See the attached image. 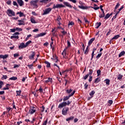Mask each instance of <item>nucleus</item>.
<instances>
[{"label":"nucleus","mask_w":125,"mask_h":125,"mask_svg":"<svg viewBox=\"0 0 125 125\" xmlns=\"http://www.w3.org/2000/svg\"><path fill=\"white\" fill-rule=\"evenodd\" d=\"M70 46H71V43L70 42V41H67V46L66 47L65 49H64L63 50V51H62V55H63L64 58H66V57H65V56H66V53H67V49L68 47H70Z\"/></svg>","instance_id":"obj_1"},{"label":"nucleus","mask_w":125,"mask_h":125,"mask_svg":"<svg viewBox=\"0 0 125 125\" xmlns=\"http://www.w3.org/2000/svg\"><path fill=\"white\" fill-rule=\"evenodd\" d=\"M6 13L9 17H12V16H14L15 15V12L11 9H8Z\"/></svg>","instance_id":"obj_2"},{"label":"nucleus","mask_w":125,"mask_h":125,"mask_svg":"<svg viewBox=\"0 0 125 125\" xmlns=\"http://www.w3.org/2000/svg\"><path fill=\"white\" fill-rule=\"evenodd\" d=\"M75 92H76V91L74 90L68 96H64L63 99V101H64V102H65V101H67V100H69L70 97H71V96H73V95H74V94H75Z\"/></svg>","instance_id":"obj_3"},{"label":"nucleus","mask_w":125,"mask_h":125,"mask_svg":"<svg viewBox=\"0 0 125 125\" xmlns=\"http://www.w3.org/2000/svg\"><path fill=\"white\" fill-rule=\"evenodd\" d=\"M36 110H37V108H36V107L31 106V107H30V108L29 110L28 113L30 114L31 115H33V114H34V113H36Z\"/></svg>","instance_id":"obj_4"},{"label":"nucleus","mask_w":125,"mask_h":125,"mask_svg":"<svg viewBox=\"0 0 125 125\" xmlns=\"http://www.w3.org/2000/svg\"><path fill=\"white\" fill-rule=\"evenodd\" d=\"M68 111L69 107H64L62 110V115H63V116H66V115H68Z\"/></svg>","instance_id":"obj_5"},{"label":"nucleus","mask_w":125,"mask_h":125,"mask_svg":"<svg viewBox=\"0 0 125 125\" xmlns=\"http://www.w3.org/2000/svg\"><path fill=\"white\" fill-rule=\"evenodd\" d=\"M35 55H36L35 52L31 51V54L28 56V58L30 59V60H34L35 59Z\"/></svg>","instance_id":"obj_6"},{"label":"nucleus","mask_w":125,"mask_h":125,"mask_svg":"<svg viewBox=\"0 0 125 125\" xmlns=\"http://www.w3.org/2000/svg\"><path fill=\"white\" fill-rule=\"evenodd\" d=\"M61 7H65V6L62 4H57L56 5H55V4H54L52 9H55V8H60Z\"/></svg>","instance_id":"obj_7"},{"label":"nucleus","mask_w":125,"mask_h":125,"mask_svg":"<svg viewBox=\"0 0 125 125\" xmlns=\"http://www.w3.org/2000/svg\"><path fill=\"white\" fill-rule=\"evenodd\" d=\"M52 9L51 8H48L45 9V11H44L43 13V15H46V14H48L51 11Z\"/></svg>","instance_id":"obj_8"},{"label":"nucleus","mask_w":125,"mask_h":125,"mask_svg":"<svg viewBox=\"0 0 125 125\" xmlns=\"http://www.w3.org/2000/svg\"><path fill=\"white\" fill-rule=\"evenodd\" d=\"M66 106H67V102H63L61 103L59 106H58V108H59L60 109H62V108H63V107H66Z\"/></svg>","instance_id":"obj_9"},{"label":"nucleus","mask_w":125,"mask_h":125,"mask_svg":"<svg viewBox=\"0 0 125 125\" xmlns=\"http://www.w3.org/2000/svg\"><path fill=\"white\" fill-rule=\"evenodd\" d=\"M38 1H39L38 0L31 1L30 3L31 5H33V6H34V7H37V6H38V4H37L38 3Z\"/></svg>","instance_id":"obj_10"},{"label":"nucleus","mask_w":125,"mask_h":125,"mask_svg":"<svg viewBox=\"0 0 125 125\" xmlns=\"http://www.w3.org/2000/svg\"><path fill=\"white\" fill-rule=\"evenodd\" d=\"M24 19L21 20H18V21L19 22V23H18V25L19 26H21L22 25H25V21H24Z\"/></svg>","instance_id":"obj_11"},{"label":"nucleus","mask_w":125,"mask_h":125,"mask_svg":"<svg viewBox=\"0 0 125 125\" xmlns=\"http://www.w3.org/2000/svg\"><path fill=\"white\" fill-rule=\"evenodd\" d=\"M63 3L64 5H65V6H67V7H69V8H72V6L70 4V3L68 2L64 1Z\"/></svg>","instance_id":"obj_12"},{"label":"nucleus","mask_w":125,"mask_h":125,"mask_svg":"<svg viewBox=\"0 0 125 125\" xmlns=\"http://www.w3.org/2000/svg\"><path fill=\"white\" fill-rule=\"evenodd\" d=\"M17 2L20 6H23L24 5V2L22 0H17Z\"/></svg>","instance_id":"obj_13"},{"label":"nucleus","mask_w":125,"mask_h":125,"mask_svg":"<svg viewBox=\"0 0 125 125\" xmlns=\"http://www.w3.org/2000/svg\"><path fill=\"white\" fill-rule=\"evenodd\" d=\"M57 21H58V24H59V25H61V21H62V19H61V17H60V16H58Z\"/></svg>","instance_id":"obj_14"},{"label":"nucleus","mask_w":125,"mask_h":125,"mask_svg":"<svg viewBox=\"0 0 125 125\" xmlns=\"http://www.w3.org/2000/svg\"><path fill=\"white\" fill-rule=\"evenodd\" d=\"M8 57V55H0V58H2V59H6Z\"/></svg>","instance_id":"obj_15"},{"label":"nucleus","mask_w":125,"mask_h":125,"mask_svg":"<svg viewBox=\"0 0 125 125\" xmlns=\"http://www.w3.org/2000/svg\"><path fill=\"white\" fill-rule=\"evenodd\" d=\"M26 47V45L25 43L22 42L20 44V45L19 46V48H25Z\"/></svg>","instance_id":"obj_16"},{"label":"nucleus","mask_w":125,"mask_h":125,"mask_svg":"<svg viewBox=\"0 0 125 125\" xmlns=\"http://www.w3.org/2000/svg\"><path fill=\"white\" fill-rule=\"evenodd\" d=\"M94 42V38H92L91 39H90L88 43V45L89 46V45H91V44L92 43V42Z\"/></svg>","instance_id":"obj_17"},{"label":"nucleus","mask_w":125,"mask_h":125,"mask_svg":"<svg viewBox=\"0 0 125 125\" xmlns=\"http://www.w3.org/2000/svg\"><path fill=\"white\" fill-rule=\"evenodd\" d=\"M75 119V117L70 116L69 118H68L66 119V122H69V121H73Z\"/></svg>","instance_id":"obj_18"},{"label":"nucleus","mask_w":125,"mask_h":125,"mask_svg":"<svg viewBox=\"0 0 125 125\" xmlns=\"http://www.w3.org/2000/svg\"><path fill=\"white\" fill-rule=\"evenodd\" d=\"M120 37H121V36H120V35H115V36H114V37H113L111 39V41H113V40H118V39Z\"/></svg>","instance_id":"obj_19"},{"label":"nucleus","mask_w":125,"mask_h":125,"mask_svg":"<svg viewBox=\"0 0 125 125\" xmlns=\"http://www.w3.org/2000/svg\"><path fill=\"white\" fill-rule=\"evenodd\" d=\"M78 7L79 8H81V9H83V10L87 9V6H84L83 5L78 6Z\"/></svg>","instance_id":"obj_20"},{"label":"nucleus","mask_w":125,"mask_h":125,"mask_svg":"<svg viewBox=\"0 0 125 125\" xmlns=\"http://www.w3.org/2000/svg\"><path fill=\"white\" fill-rule=\"evenodd\" d=\"M101 26V22H97L96 24H95V28L96 29H98V28H99L100 26Z\"/></svg>","instance_id":"obj_21"},{"label":"nucleus","mask_w":125,"mask_h":125,"mask_svg":"<svg viewBox=\"0 0 125 125\" xmlns=\"http://www.w3.org/2000/svg\"><path fill=\"white\" fill-rule=\"evenodd\" d=\"M125 54V51H122L120 54L119 55V57L121 58L122 56H124Z\"/></svg>","instance_id":"obj_22"},{"label":"nucleus","mask_w":125,"mask_h":125,"mask_svg":"<svg viewBox=\"0 0 125 125\" xmlns=\"http://www.w3.org/2000/svg\"><path fill=\"white\" fill-rule=\"evenodd\" d=\"M44 63H45V64H46V67H47V68L50 67V63L49 62H47V61H45V62H44Z\"/></svg>","instance_id":"obj_23"},{"label":"nucleus","mask_w":125,"mask_h":125,"mask_svg":"<svg viewBox=\"0 0 125 125\" xmlns=\"http://www.w3.org/2000/svg\"><path fill=\"white\" fill-rule=\"evenodd\" d=\"M17 15L19 14L20 17H22L24 16V13H22V12H18L17 13Z\"/></svg>","instance_id":"obj_24"},{"label":"nucleus","mask_w":125,"mask_h":125,"mask_svg":"<svg viewBox=\"0 0 125 125\" xmlns=\"http://www.w3.org/2000/svg\"><path fill=\"white\" fill-rule=\"evenodd\" d=\"M10 39H19V36H18V35L17 36V35H14L13 36H11Z\"/></svg>","instance_id":"obj_25"},{"label":"nucleus","mask_w":125,"mask_h":125,"mask_svg":"<svg viewBox=\"0 0 125 125\" xmlns=\"http://www.w3.org/2000/svg\"><path fill=\"white\" fill-rule=\"evenodd\" d=\"M92 73H93V70L91 69L89 70V72L87 73V75H88V76H91V75H92Z\"/></svg>","instance_id":"obj_26"},{"label":"nucleus","mask_w":125,"mask_h":125,"mask_svg":"<svg viewBox=\"0 0 125 125\" xmlns=\"http://www.w3.org/2000/svg\"><path fill=\"white\" fill-rule=\"evenodd\" d=\"M120 5H121L120 3H117V5H116L115 7L114 8V12H116V10H117V9H118V8H119V6H120Z\"/></svg>","instance_id":"obj_27"},{"label":"nucleus","mask_w":125,"mask_h":125,"mask_svg":"<svg viewBox=\"0 0 125 125\" xmlns=\"http://www.w3.org/2000/svg\"><path fill=\"white\" fill-rule=\"evenodd\" d=\"M101 79L99 78H97L95 80L94 83H99V82H101Z\"/></svg>","instance_id":"obj_28"},{"label":"nucleus","mask_w":125,"mask_h":125,"mask_svg":"<svg viewBox=\"0 0 125 125\" xmlns=\"http://www.w3.org/2000/svg\"><path fill=\"white\" fill-rule=\"evenodd\" d=\"M51 82H52V79L50 78H48L45 81V82L46 83H51Z\"/></svg>","instance_id":"obj_29"},{"label":"nucleus","mask_w":125,"mask_h":125,"mask_svg":"<svg viewBox=\"0 0 125 125\" xmlns=\"http://www.w3.org/2000/svg\"><path fill=\"white\" fill-rule=\"evenodd\" d=\"M104 81L107 85H110V80L109 79H105Z\"/></svg>","instance_id":"obj_30"},{"label":"nucleus","mask_w":125,"mask_h":125,"mask_svg":"<svg viewBox=\"0 0 125 125\" xmlns=\"http://www.w3.org/2000/svg\"><path fill=\"white\" fill-rule=\"evenodd\" d=\"M8 85H9V84H6V87L3 88L2 90H6L7 89H9V88L8 87Z\"/></svg>","instance_id":"obj_31"},{"label":"nucleus","mask_w":125,"mask_h":125,"mask_svg":"<svg viewBox=\"0 0 125 125\" xmlns=\"http://www.w3.org/2000/svg\"><path fill=\"white\" fill-rule=\"evenodd\" d=\"M9 80L11 81H16V80H17V77L13 76L11 78H10Z\"/></svg>","instance_id":"obj_32"},{"label":"nucleus","mask_w":125,"mask_h":125,"mask_svg":"<svg viewBox=\"0 0 125 125\" xmlns=\"http://www.w3.org/2000/svg\"><path fill=\"white\" fill-rule=\"evenodd\" d=\"M110 17V14L109 13H107L105 16H104V19L105 20H107V19H108Z\"/></svg>","instance_id":"obj_33"},{"label":"nucleus","mask_w":125,"mask_h":125,"mask_svg":"<svg viewBox=\"0 0 125 125\" xmlns=\"http://www.w3.org/2000/svg\"><path fill=\"white\" fill-rule=\"evenodd\" d=\"M48 0H41L40 1V2H43L44 3H47V2H48ZM51 0H50V1Z\"/></svg>","instance_id":"obj_34"},{"label":"nucleus","mask_w":125,"mask_h":125,"mask_svg":"<svg viewBox=\"0 0 125 125\" xmlns=\"http://www.w3.org/2000/svg\"><path fill=\"white\" fill-rule=\"evenodd\" d=\"M72 91H73V90L72 89H67L66 90V93H67L68 94H70L71 92H72Z\"/></svg>","instance_id":"obj_35"},{"label":"nucleus","mask_w":125,"mask_h":125,"mask_svg":"<svg viewBox=\"0 0 125 125\" xmlns=\"http://www.w3.org/2000/svg\"><path fill=\"white\" fill-rule=\"evenodd\" d=\"M102 55V53H100V54H98L97 55V56L96 57V58H97V59H99V58L101 57Z\"/></svg>","instance_id":"obj_36"},{"label":"nucleus","mask_w":125,"mask_h":125,"mask_svg":"<svg viewBox=\"0 0 125 125\" xmlns=\"http://www.w3.org/2000/svg\"><path fill=\"white\" fill-rule=\"evenodd\" d=\"M13 5H14V6H17V7H19L18 4L17 3V2H16L15 1H14L13 2Z\"/></svg>","instance_id":"obj_37"},{"label":"nucleus","mask_w":125,"mask_h":125,"mask_svg":"<svg viewBox=\"0 0 125 125\" xmlns=\"http://www.w3.org/2000/svg\"><path fill=\"white\" fill-rule=\"evenodd\" d=\"M97 77H99V76H100V75L101 74V70H98L97 71Z\"/></svg>","instance_id":"obj_38"},{"label":"nucleus","mask_w":125,"mask_h":125,"mask_svg":"<svg viewBox=\"0 0 125 125\" xmlns=\"http://www.w3.org/2000/svg\"><path fill=\"white\" fill-rule=\"evenodd\" d=\"M123 79V75H121V74H119L118 75V77L117 78V79L118 80H121Z\"/></svg>","instance_id":"obj_39"},{"label":"nucleus","mask_w":125,"mask_h":125,"mask_svg":"<svg viewBox=\"0 0 125 125\" xmlns=\"http://www.w3.org/2000/svg\"><path fill=\"white\" fill-rule=\"evenodd\" d=\"M31 42H32L31 41H29L25 43V47H27V46H28V45H29V44H30V43H31Z\"/></svg>","instance_id":"obj_40"},{"label":"nucleus","mask_w":125,"mask_h":125,"mask_svg":"<svg viewBox=\"0 0 125 125\" xmlns=\"http://www.w3.org/2000/svg\"><path fill=\"white\" fill-rule=\"evenodd\" d=\"M94 94V91H92L91 93H90L89 95L91 96V98L93 97V95Z\"/></svg>","instance_id":"obj_41"},{"label":"nucleus","mask_w":125,"mask_h":125,"mask_svg":"<svg viewBox=\"0 0 125 125\" xmlns=\"http://www.w3.org/2000/svg\"><path fill=\"white\" fill-rule=\"evenodd\" d=\"M30 21H31V23H36V21L35 20V19H34V18H31V20H30Z\"/></svg>","instance_id":"obj_42"},{"label":"nucleus","mask_w":125,"mask_h":125,"mask_svg":"<svg viewBox=\"0 0 125 125\" xmlns=\"http://www.w3.org/2000/svg\"><path fill=\"white\" fill-rule=\"evenodd\" d=\"M43 90V89H42V87H40L39 89L37 90V91H40V92H41L42 93V92Z\"/></svg>","instance_id":"obj_43"},{"label":"nucleus","mask_w":125,"mask_h":125,"mask_svg":"<svg viewBox=\"0 0 125 125\" xmlns=\"http://www.w3.org/2000/svg\"><path fill=\"white\" fill-rule=\"evenodd\" d=\"M20 64H14V68L15 69L16 68H19Z\"/></svg>","instance_id":"obj_44"},{"label":"nucleus","mask_w":125,"mask_h":125,"mask_svg":"<svg viewBox=\"0 0 125 125\" xmlns=\"http://www.w3.org/2000/svg\"><path fill=\"white\" fill-rule=\"evenodd\" d=\"M40 37H43V36H45V35H46V33H42L39 34Z\"/></svg>","instance_id":"obj_45"},{"label":"nucleus","mask_w":125,"mask_h":125,"mask_svg":"<svg viewBox=\"0 0 125 125\" xmlns=\"http://www.w3.org/2000/svg\"><path fill=\"white\" fill-rule=\"evenodd\" d=\"M19 56V53H16L14 54V57H15V58H17V57H18Z\"/></svg>","instance_id":"obj_46"},{"label":"nucleus","mask_w":125,"mask_h":125,"mask_svg":"<svg viewBox=\"0 0 125 125\" xmlns=\"http://www.w3.org/2000/svg\"><path fill=\"white\" fill-rule=\"evenodd\" d=\"M31 37H32V35L31 34L27 35V37L25 38V41L29 40V38H31Z\"/></svg>","instance_id":"obj_47"},{"label":"nucleus","mask_w":125,"mask_h":125,"mask_svg":"<svg viewBox=\"0 0 125 125\" xmlns=\"http://www.w3.org/2000/svg\"><path fill=\"white\" fill-rule=\"evenodd\" d=\"M27 66L29 68V69H32L34 65L33 64H28Z\"/></svg>","instance_id":"obj_48"},{"label":"nucleus","mask_w":125,"mask_h":125,"mask_svg":"<svg viewBox=\"0 0 125 125\" xmlns=\"http://www.w3.org/2000/svg\"><path fill=\"white\" fill-rule=\"evenodd\" d=\"M99 17H100V18H103L104 17H105V15H104L103 14H101L99 15Z\"/></svg>","instance_id":"obj_49"},{"label":"nucleus","mask_w":125,"mask_h":125,"mask_svg":"<svg viewBox=\"0 0 125 125\" xmlns=\"http://www.w3.org/2000/svg\"><path fill=\"white\" fill-rule=\"evenodd\" d=\"M17 95H18L19 96L21 94V91H17Z\"/></svg>","instance_id":"obj_50"},{"label":"nucleus","mask_w":125,"mask_h":125,"mask_svg":"<svg viewBox=\"0 0 125 125\" xmlns=\"http://www.w3.org/2000/svg\"><path fill=\"white\" fill-rule=\"evenodd\" d=\"M124 7H125L124 6V5H123L121 6V7L120 9H118V11H119L120 12L121 10H123V9H124Z\"/></svg>","instance_id":"obj_51"},{"label":"nucleus","mask_w":125,"mask_h":125,"mask_svg":"<svg viewBox=\"0 0 125 125\" xmlns=\"http://www.w3.org/2000/svg\"><path fill=\"white\" fill-rule=\"evenodd\" d=\"M62 34V35L63 36H64V35H66V34H67V32H65V30H62V31H61Z\"/></svg>","instance_id":"obj_52"},{"label":"nucleus","mask_w":125,"mask_h":125,"mask_svg":"<svg viewBox=\"0 0 125 125\" xmlns=\"http://www.w3.org/2000/svg\"><path fill=\"white\" fill-rule=\"evenodd\" d=\"M53 60H56L57 59H58V57L56 56V55L53 56Z\"/></svg>","instance_id":"obj_53"},{"label":"nucleus","mask_w":125,"mask_h":125,"mask_svg":"<svg viewBox=\"0 0 125 125\" xmlns=\"http://www.w3.org/2000/svg\"><path fill=\"white\" fill-rule=\"evenodd\" d=\"M69 1H71V2H73V3H76L77 2V0H68Z\"/></svg>","instance_id":"obj_54"},{"label":"nucleus","mask_w":125,"mask_h":125,"mask_svg":"<svg viewBox=\"0 0 125 125\" xmlns=\"http://www.w3.org/2000/svg\"><path fill=\"white\" fill-rule=\"evenodd\" d=\"M12 20H18L19 19V17H17L16 18L12 17Z\"/></svg>","instance_id":"obj_55"},{"label":"nucleus","mask_w":125,"mask_h":125,"mask_svg":"<svg viewBox=\"0 0 125 125\" xmlns=\"http://www.w3.org/2000/svg\"><path fill=\"white\" fill-rule=\"evenodd\" d=\"M88 77H89V76L87 74L84 77H83V80H86V79H87V78H88Z\"/></svg>","instance_id":"obj_56"},{"label":"nucleus","mask_w":125,"mask_h":125,"mask_svg":"<svg viewBox=\"0 0 125 125\" xmlns=\"http://www.w3.org/2000/svg\"><path fill=\"white\" fill-rule=\"evenodd\" d=\"M89 82H90L92 81V76L91 75L89 76Z\"/></svg>","instance_id":"obj_57"},{"label":"nucleus","mask_w":125,"mask_h":125,"mask_svg":"<svg viewBox=\"0 0 125 125\" xmlns=\"http://www.w3.org/2000/svg\"><path fill=\"white\" fill-rule=\"evenodd\" d=\"M40 37H41L40 35V34H37V35H36L34 36V37H35V39H37V38H40Z\"/></svg>","instance_id":"obj_58"},{"label":"nucleus","mask_w":125,"mask_h":125,"mask_svg":"<svg viewBox=\"0 0 125 125\" xmlns=\"http://www.w3.org/2000/svg\"><path fill=\"white\" fill-rule=\"evenodd\" d=\"M72 102L70 101H68L67 103H66V105H67L68 106H69V105H70V104H71Z\"/></svg>","instance_id":"obj_59"},{"label":"nucleus","mask_w":125,"mask_h":125,"mask_svg":"<svg viewBox=\"0 0 125 125\" xmlns=\"http://www.w3.org/2000/svg\"><path fill=\"white\" fill-rule=\"evenodd\" d=\"M68 25L70 26H72V25H74V22L73 21L69 22V23H68Z\"/></svg>","instance_id":"obj_60"},{"label":"nucleus","mask_w":125,"mask_h":125,"mask_svg":"<svg viewBox=\"0 0 125 125\" xmlns=\"http://www.w3.org/2000/svg\"><path fill=\"white\" fill-rule=\"evenodd\" d=\"M108 103H109V104H110V105H112V104H113V101H112V100H109L108 101Z\"/></svg>","instance_id":"obj_61"},{"label":"nucleus","mask_w":125,"mask_h":125,"mask_svg":"<svg viewBox=\"0 0 125 125\" xmlns=\"http://www.w3.org/2000/svg\"><path fill=\"white\" fill-rule=\"evenodd\" d=\"M15 29L16 31H22V29L18 28V27H17Z\"/></svg>","instance_id":"obj_62"},{"label":"nucleus","mask_w":125,"mask_h":125,"mask_svg":"<svg viewBox=\"0 0 125 125\" xmlns=\"http://www.w3.org/2000/svg\"><path fill=\"white\" fill-rule=\"evenodd\" d=\"M27 79V77H23L22 79V82H23L24 83V82H25V81H26V79Z\"/></svg>","instance_id":"obj_63"},{"label":"nucleus","mask_w":125,"mask_h":125,"mask_svg":"<svg viewBox=\"0 0 125 125\" xmlns=\"http://www.w3.org/2000/svg\"><path fill=\"white\" fill-rule=\"evenodd\" d=\"M84 21H85V22L87 24L88 23V21L86 20V18H84Z\"/></svg>","instance_id":"obj_64"}]
</instances>
